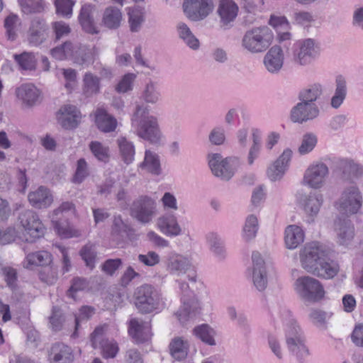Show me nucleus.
I'll return each mask as SVG.
<instances>
[{
	"instance_id": "nucleus-1",
	"label": "nucleus",
	"mask_w": 363,
	"mask_h": 363,
	"mask_svg": "<svg viewBox=\"0 0 363 363\" xmlns=\"http://www.w3.org/2000/svg\"><path fill=\"white\" fill-rule=\"evenodd\" d=\"M133 133L152 145H160L163 134L160 127L158 118L150 113L147 106L138 104L131 117Z\"/></svg>"
},
{
	"instance_id": "nucleus-2",
	"label": "nucleus",
	"mask_w": 363,
	"mask_h": 363,
	"mask_svg": "<svg viewBox=\"0 0 363 363\" xmlns=\"http://www.w3.org/2000/svg\"><path fill=\"white\" fill-rule=\"evenodd\" d=\"M278 315L284 326L289 350L299 360L303 359L308 355V350L305 344V337L301 328L287 308L280 307Z\"/></svg>"
},
{
	"instance_id": "nucleus-3",
	"label": "nucleus",
	"mask_w": 363,
	"mask_h": 363,
	"mask_svg": "<svg viewBox=\"0 0 363 363\" xmlns=\"http://www.w3.org/2000/svg\"><path fill=\"white\" fill-rule=\"evenodd\" d=\"M77 212L72 202L65 201L49 213V218L56 233L62 238H72L81 236V230L71 225L68 220L77 217Z\"/></svg>"
},
{
	"instance_id": "nucleus-4",
	"label": "nucleus",
	"mask_w": 363,
	"mask_h": 363,
	"mask_svg": "<svg viewBox=\"0 0 363 363\" xmlns=\"http://www.w3.org/2000/svg\"><path fill=\"white\" fill-rule=\"evenodd\" d=\"M363 205V196L359 187L354 184H348L342 188L334 206L343 216L357 214Z\"/></svg>"
},
{
	"instance_id": "nucleus-5",
	"label": "nucleus",
	"mask_w": 363,
	"mask_h": 363,
	"mask_svg": "<svg viewBox=\"0 0 363 363\" xmlns=\"http://www.w3.org/2000/svg\"><path fill=\"white\" fill-rule=\"evenodd\" d=\"M134 297L135 306L142 313L157 312L164 308L165 306L162 294L148 284L138 287L134 293Z\"/></svg>"
},
{
	"instance_id": "nucleus-6",
	"label": "nucleus",
	"mask_w": 363,
	"mask_h": 363,
	"mask_svg": "<svg viewBox=\"0 0 363 363\" xmlns=\"http://www.w3.org/2000/svg\"><path fill=\"white\" fill-rule=\"evenodd\" d=\"M272 41L273 33L268 27H256L244 34L242 47L250 53H260L264 52Z\"/></svg>"
},
{
	"instance_id": "nucleus-7",
	"label": "nucleus",
	"mask_w": 363,
	"mask_h": 363,
	"mask_svg": "<svg viewBox=\"0 0 363 363\" xmlns=\"http://www.w3.org/2000/svg\"><path fill=\"white\" fill-rule=\"evenodd\" d=\"M207 160L213 174L225 181L230 179L241 165L238 157L223 158L219 153H209Z\"/></svg>"
},
{
	"instance_id": "nucleus-8",
	"label": "nucleus",
	"mask_w": 363,
	"mask_h": 363,
	"mask_svg": "<svg viewBox=\"0 0 363 363\" xmlns=\"http://www.w3.org/2000/svg\"><path fill=\"white\" fill-rule=\"evenodd\" d=\"M296 293L304 301L319 302L325 296L323 284L310 276H302L296 279L294 284Z\"/></svg>"
},
{
	"instance_id": "nucleus-9",
	"label": "nucleus",
	"mask_w": 363,
	"mask_h": 363,
	"mask_svg": "<svg viewBox=\"0 0 363 363\" xmlns=\"http://www.w3.org/2000/svg\"><path fill=\"white\" fill-rule=\"evenodd\" d=\"M181 292L182 306L175 313L178 320L184 323L195 318L200 312L201 306L194 292L189 289L188 284L178 281Z\"/></svg>"
},
{
	"instance_id": "nucleus-10",
	"label": "nucleus",
	"mask_w": 363,
	"mask_h": 363,
	"mask_svg": "<svg viewBox=\"0 0 363 363\" xmlns=\"http://www.w3.org/2000/svg\"><path fill=\"white\" fill-rule=\"evenodd\" d=\"M320 55V47L312 38L296 40L292 48V59L300 66H308L314 62Z\"/></svg>"
},
{
	"instance_id": "nucleus-11",
	"label": "nucleus",
	"mask_w": 363,
	"mask_h": 363,
	"mask_svg": "<svg viewBox=\"0 0 363 363\" xmlns=\"http://www.w3.org/2000/svg\"><path fill=\"white\" fill-rule=\"evenodd\" d=\"M328 256V249L318 242H308L299 251L301 264L309 273L315 272L319 262Z\"/></svg>"
},
{
	"instance_id": "nucleus-12",
	"label": "nucleus",
	"mask_w": 363,
	"mask_h": 363,
	"mask_svg": "<svg viewBox=\"0 0 363 363\" xmlns=\"http://www.w3.org/2000/svg\"><path fill=\"white\" fill-rule=\"evenodd\" d=\"M19 220L24 230L26 242H33L44 235L46 228L35 211L26 210L22 212Z\"/></svg>"
},
{
	"instance_id": "nucleus-13",
	"label": "nucleus",
	"mask_w": 363,
	"mask_h": 363,
	"mask_svg": "<svg viewBox=\"0 0 363 363\" xmlns=\"http://www.w3.org/2000/svg\"><path fill=\"white\" fill-rule=\"evenodd\" d=\"M329 168L323 162H314L305 170L301 184L313 189H320L326 184L329 176Z\"/></svg>"
},
{
	"instance_id": "nucleus-14",
	"label": "nucleus",
	"mask_w": 363,
	"mask_h": 363,
	"mask_svg": "<svg viewBox=\"0 0 363 363\" xmlns=\"http://www.w3.org/2000/svg\"><path fill=\"white\" fill-rule=\"evenodd\" d=\"M252 266L247 269V277L257 291H263L267 289L269 281L265 262L257 252L252 253Z\"/></svg>"
},
{
	"instance_id": "nucleus-15",
	"label": "nucleus",
	"mask_w": 363,
	"mask_h": 363,
	"mask_svg": "<svg viewBox=\"0 0 363 363\" xmlns=\"http://www.w3.org/2000/svg\"><path fill=\"white\" fill-rule=\"evenodd\" d=\"M296 201L306 216V222L312 223L323 204V196L316 191L296 195Z\"/></svg>"
},
{
	"instance_id": "nucleus-16",
	"label": "nucleus",
	"mask_w": 363,
	"mask_h": 363,
	"mask_svg": "<svg viewBox=\"0 0 363 363\" xmlns=\"http://www.w3.org/2000/svg\"><path fill=\"white\" fill-rule=\"evenodd\" d=\"M164 264L166 270L172 275L181 276L195 271L192 257L176 252H171L167 255Z\"/></svg>"
},
{
	"instance_id": "nucleus-17",
	"label": "nucleus",
	"mask_w": 363,
	"mask_h": 363,
	"mask_svg": "<svg viewBox=\"0 0 363 363\" xmlns=\"http://www.w3.org/2000/svg\"><path fill=\"white\" fill-rule=\"evenodd\" d=\"M157 212V203L147 196H142L133 201L130 208L131 216L143 223L150 222Z\"/></svg>"
},
{
	"instance_id": "nucleus-18",
	"label": "nucleus",
	"mask_w": 363,
	"mask_h": 363,
	"mask_svg": "<svg viewBox=\"0 0 363 363\" xmlns=\"http://www.w3.org/2000/svg\"><path fill=\"white\" fill-rule=\"evenodd\" d=\"M106 326H99L91 335V345L94 348H100L104 358H114L119 351L118 343L114 340L105 339L104 337Z\"/></svg>"
},
{
	"instance_id": "nucleus-19",
	"label": "nucleus",
	"mask_w": 363,
	"mask_h": 363,
	"mask_svg": "<svg viewBox=\"0 0 363 363\" xmlns=\"http://www.w3.org/2000/svg\"><path fill=\"white\" fill-rule=\"evenodd\" d=\"M183 9L189 19L199 21L213 11V3L212 0H184Z\"/></svg>"
},
{
	"instance_id": "nucleus-20",
	"label": "nucleus",
	"mask_w": 363,
	"mask_h": 363,
	"mask_svg": "<svg viewBox=\"0 0 363 363\" xmlns=\"http://www.w3.org/2000/svg\"><path fill=\"white\" fill-rule=\"evenodd\" d=\"M334 232L336 242L340 245L348 247L355 235L354 226L350 219L346 217H337L334 221Z\"/></svg>"
},
{
	"instance_id": "nucleus-21",
	"label": "nucleus",
	"mask_w": 363,
	"mask_h": 363,
	"mask_svg": "<svg viewBox=\"0 0 363 363\" xmlns=\"http://www.w3.org/2000/svg\"><path fill=\"white\" fill-rule=\"evenodd\" d=\"M285 55L280 45L271 47L263 58L265 69L271 74H278L284 65Z\"/></svg>"
},
{
	"instance_id": "nucleus-22",
	"label": "nucleus",
	"mask_w": 363,
	"mask_h": 363,
	"mask_svg": "<svg viewBox=\"0 0 363 363\" xmlns=\"http://www.w3.org/2000/svg\"><path fill=\"white\" fill-rule=\"evenodd\" d=\"M49 33V27L45 20L40 17L33 18L28 31V41L34 46H38L44 43Z\"/></svg>"
},
{
	"instance_id": "nucleus-23",
	"label": "nucleus",
	"mask_w": 363,
	"mask_h": 363,
	"mask_svg": "<svg viewBox=\"0 0 363 363\" xmlns=\"http://www.w3.org/2000/svg\"><path fill=\"white\" fill-rule=\"evenodd\" d=\"M59 124L65 129H73L79 124L82 114L78 108L73 105H64L56 113Z\"/></svg>"
},
{
	"instance_id": "nucleus-24",
	"label": "nucleus",
	"mask_w": 363,
	"mask_h": 363,
	"mask_svg": "<svg viewBox=\"0 0 363 363\" xmlns=\"http://www.w3.org/2000/svg\"><path fill=\"white\" fill-rule=\"evenodd\" d=\"M319 113V108L315 104L301 101L291 109V119L294 123H301L317 118Z\"/></svg>"
},
{
	"instance_id": "nucleus-25",
	"label": "nucleus",
	"mask_w": 363,
	"mask_h": 363,
	"mask_svg": "<svg viewBox=\"0 0 363 363\" xmlns=\"http://www.w3.org/2000/svg\"><path fill=\"white\" fill-rule=\"evenodd\" d=\"M16 95L26 107H33L40 101L41 91L32 83H25L16 89Z\"/></svg>"
},
{
	"instance_id": "nucleus-26",
	"label": "nucleus",
	"mask_w": 363,
	"mask_h": 363,
	"mask_svg": "<svg viewBox=\"0 0 363 363\" xmlns=\"http://www.w3.org/2000/svg\"><path fill=\"white\" fill-rule=\"evenodd\" d=\"M157 226L162 233L168 237H177L184 233L177 217L172 213L160 216L157 220Z\"/></svg>"
},
{
	"instance_id": "nucleus-27",
	"label": "nucleus",
	"mask_w": 363,
	"mask_h": 363,
	"mask_svg": "<svg viewBox=\"0 0 363 363\" xmlns=\"http://www.w3.org/2000/svg\"><path fill=\"white\" fill-rule=\"evenodd\" d=\"M238 11V6L233 0H220L217 10L220 26L225 29L230 28Z\"/></svg>"
},
{
	"instance_id": "nucleus-28",
	"label": "nucleus",
	"mask_w": 363,
	"mask_h": 363,
	"mask_svg": "<svg viewBox=\"0 0 363 363\" xmlns=\"http://www.w3.org/2000/svg\"><path fill=\"white\" fill-rule=\"evenodd\" d=\"M128 333L137 343L148 341L152 337L150 323L132 318L129 322Z\"/></svg>"
},
{
	"instance_id": "nucleus-29",
	"label": "nucleus",
	"mask_w": 363,
	"mask_h": 363,
	"mask_svg": "<svg viewBox=\"0 0 363 363\" xmlns=\"http://www.w3.org/2000/svg\"><path fill=\"white\" fill-rule=\"evenodd\" d=\"M30 205L35 208H47L53 203V196L50 191L43 186L30 191L28 196Z\"/></svg>"
},
{
	"instance_id": "nucleus-30",
	"label": "nucleus",
	"mask_w": 363,
	"mask_h": 363,
	"mask_svg": "<svg viewBox=\"0 0 363 363\" xmlns=\"http://www.w3.org/2000/svg\"><path fill=\"white\" fill-rule=\"evenodd\" d=\"M52 262V255L46 250H39L28 253L23 262V266L28 269H33L36 267H47Z\"/></svg>"
},
{
	"instance_id": "nucleus-31",
	"label": "nucleus",
	"mask_w": 363,
	"mask_h": 363,
	"mask_svg": "<svg viewBox=\"0 0 363 363\" xmlns=\"http://www.w3.org/2000/svg\"><path fill=\"white\" fill-rule=\"evenodd\" d=\"M347 94V84L346 78L337 75L335 80V90L330 100V105L334 109L339 108L346 99Z\"/></svg>"
},
{
	"instance_id": "nucleus-32",
	"label": "nucleus",
	"mask_w": 363,
	"mask_h": 363,
	"mask_svg": "<svg viewBox=\"0 0 363 363\" xmlns=\"http://www.w3.org/2000/svg\"><path fill=\"white\" fill-rule=\"evenodd\" d=\"M50 363H72L74 354L70 347L63 343H56L51 348Z\"/></svg>"
},
{
	"instance_id": "nucleus-33",
	"label": "nucleus",
	"mask_w": 363,
	"mask_h": 363,
	"mask_svg": "<svg viewBox=\"0 0 363 363\" xmlns=\"http://www.w3.org/2000/svg\"><path fill=\"white\" fill-rule=\"evenodd\" d=\"M305 238V233L301 227L296 225H289L284 230V242L289 250L296 249Z\"/></svg>"
},
{
	"instance_id": "nucleus-34",
	"label": "nucleus",
	"mask_w": 363,
	"mask_h": 363,
	"mask_svg": "<svg viewBox=\"0 0 363 363\" xmlns=\"http://www.w3.org/2000/svg\"><path fill=\"white\" fill-rule=\"evenodd\" d=\"M340 271V265L337 262L328 258L323 259L317 265V269L311 274L324 279H332Z\"/></svg>"
},
{
	"instance_id": "nucleus-35",
	"label": "nucleus",
	"mask_w": 363,
	"mask_h": 363,
	"mask_svg": "<svg viewBox=\"0 0 363 363\" xmlns=\"http://www.w3.org/2000/svg\"><path fill=\"white\" fill-rule=\"evenodd\" d=\"M132 228L123 221L120 216H115L111 226V235L113 240L117 242L129 238L131 235Z\"/></svg>"
},
{
	"instance_id": "nucleus-36",
	"label": "nucleus",
	"mask_w": 363,
	"mask_h": 363,
	"mask_svg": "<svg viewBox=\"0 0 363 363\" xmlns=\"http://www.w3.org/2000/svg\"><path fill=\"white\" fill-rule=\"evenodd\" d=\"M139 167L154 175H159L161 173L160 157L156 152L150 150H145L144 160Z\"/></svg>"
},
{
	"instance_id": "nucleus-37",
	"label": "nucleus",
	"mask_w": 363,
	"mask_h": 363,
	"mask_svg": "<svg viewBox=\"0 0 363 363\" xmlns=\"http://www.w3.org/2000/svg\"><path fill=\"white\" fill-rule=\"evenodd\" d=\"M206 242L210 251L218 259H223L226 255L224 241L216 233L210 232L206 235Z\"/></svg>"
},
{
	"instance_id": "nucleus-38",
	"label": "nucleus",
	"mask_w": 363,
	"mask_h": 363,
	"mask_svg": "<svg viewBox=\"0 0 363 363\" xmlns=\"http://www.w3.org/2000/svg\"><path fill=\"white\" fill-rule=\"evenodd\" d=\"M117 145L120 156L126 164H130L135 160V148L133 142L125 137H120L117 139Z\"/></svg>"
},
{
	"instance_id": "nucleus-39",
	"label": "nucleus",
	"mask_w": 363,
	"mask_h": 363,
	"mask_svg": "<svg viewBox=\"0 0 363 363\" xmlns=\"http://www.w3.org/2000/svg\"><path fill=\"white\" fill-rule=\"evenodd\" d=\"M169 347L172 357L176 360L184 359L188 355L189 345L188 341L182 337L174 338Z\"/></svg>"
},
{
	"instance_id": "nucleus-40",
	"label": "nucleus",
	"mask_w": 363,
	"mask_h": 363,
	"mask_svg": "<svg viewBox=\"0 0 363 363\" xmlns=\"http://www.w3.org/2000/svg\"><path fill=\"white\" fill-rule=\"evenodd\" d=\"M96 123L99 129L104 133L112 132L115 130L117 126L116 118L103 109H98L96 111Z\"/></svg>"
},
{
	"instance_id": "nucleus-41",
	"label": "nucleus",
	"mask_w": 363,
	"mask_h": 363,
	"mask_svg": "<svg viewBox=\"0 0 363 363\" xmlns=\"http://www.w3.org/2000/svg\"><path fill=\"white\" fill-rule=\"evenodd\" d=\"M194 335L209 346L216 345V330L207 324H201L194 329Z\"/></svg>"
},
{
	"instance_id": "nucleus-42",
	"label": "nucleus",
	"mask_w": 363,
	"mask_h": 363,
	"mask_svg": "<svg viewBox=\"0 0 363 363\" xmlns=\"http://www.w3.org/2000/svg\"><path fill=\"white\" fill-rule=\"evenodd\" d=\"M75 52L77 53V45L69 41L50 50L52 57L57 60H72L73 61Z\"/></svg>"
},
{
	"instance_id": "nucleus-43",
	"label": "nucleus",
	"mask_w": 363,
	"mask_h": 363,
	"mask_svg": "<svg viewBox=\"0 0 363 363\" xmlns=\"http://www.w3.org/2000/svg\"><path fill=\"white\" fill-rule=\"evenodd\" d=\"M94 6L91 5H84L82 7L79 16V23L84 31L89 33H96L98 31L94 23L92 12Z\"/></svg>"
},
{
	"instance_id": "nucleus-44",
	"label": "nucleus",
	"mask_w": 363,
	"mask_h": 363,
	"mask_svg": "<svg viewBox=\"0 0 363 363\" xmlns=\"http://www.w3.org/2000/svg\"><path fill=\"white\" fill-rule=\"evenodd\" d=\"M179 38L191 49L198 50L200 46L199 40L195 37L189 27L183 22H179L177 26Z\"/></svg>"
},
{
	"instance_id": "nucleus-45",
	"label": "nucleus",
	"mask_w": 363,
	"mask_h": 363,
	"mask_svg": "<svg viewBox=\"0 0 363 363\" xmlns=\"http://www.w3.org/2000/svg\"><path fill=\"white\" fill-rule=\"evenodd\" d=\"M259 229L258 218L255 215H249L242 227L241 236L245 242H250L257 236Z\"/></svg>"
},
{
	"instance_id": "nucleus-46",
	"label": "nucleus",
	"mask_w": 363,
	"mask_h": 363,
	"mask_svg": "<svg viewBox=\"0 0 363 363\" xmlns=\"http://www.w3.org/2000/svg\"><path fill=\"white\" fill-rule=\"evenodd\" d=\"M140 98L147 104H155L161 100V93L156 82L150 81L147 82L142 93Z\"/></svg>"
},
{
	"instance_id": "nucleus-47",
	"label": "nucleus",
	"mask_w": 363,
	"mask_h": 363,
	"mask_svg": "<svg viewBox=\"0 0 363 363\" xmlns=\"http://www.w3.org/2000/svg\"><path fill=\"white\" fill-rule=\"evenodd\" d=\"M100 78L91 72H86L83 78V93L91 96L100 91Z\"/></svg>"
},
{
	"instance_id": "nucleus-48",
	"label": "nucleus",
	"mask_w": 363,
	"mask_h": 363,
	"mask_svg": "<svg viewBox=\"0 0 363 363\" xmlns=\"http://www.w3.org/2000/svg\"><path fill=\"white\" fill-rule=\"evenodd\" d=\"M122 20V14L119 9L109 7L107 8L103 16V23L108 28H117Z\"/></svg>"
},
{
	"instance_id": "nucleus-49",
	"label": "nucleus",
	"mask_w": 363,
	"mask_h": 363,
	"mask_svg": "<svg viewBox=\"0 0 363 363\" xmlns=\"http://www.w3.org/2000/svg\"><path fill=\"white\" fill-rule=\"evenodd\" d=\"M323 94V86L320 84L315 83L303 89L299 94L301 101L313 104Z\"/></svg>"
},
{
	"instance_id": "nucleus-50",
	"label": "nucleus",
	"mask_w": 363,
	"mask_h": 363,
	"mask_svg": "<svg viewBox=\"0 0 363 363\" xmlns=\"http://www.w3.org/2000/svg\"><path fill=\"white\" fill-rule=\"evenodd\" d=\"M79 255L88 268L92 270L95 267L97 257L95 245L90 242L86 244L79 251Z\"/></svg>"
},
{
	"instance_id": "nucleus-51",
	"label": "nucleus",
	"mask_w": 363,
	"mask_h": 363,
	"mask_svg": "<svg viewBox=\"0 0 363 363\" xmlns=\"http://www.w3.org/2000/svg\"><path fill=\"white\" fill-rule=\"evenodd\" d=\"M21 25V21L17 15L11 14L5 18L4 27L9 40H14L16 38Z\"/></svg>"
},
{
	"instance_id": "nucleus-52",
	"label": "nucleus",
	"mask_w": 363,
	"mask_h": 363,
	"mask_svg": "<svg viewBox=\"0 0 363 363\" xmlns=\"http://www.w3.org/2000/svg\"><path fill=\"white\" fill-rule=\"evenodd\" d=\"M332 313L318 308H313L308 314L310 321L319 328H325Z\"/></svg>"
},
{
	"instance_id": "nucleus-53",
	"label": "nucleus",
	"mask_w": 363,
	"mask_h": 363,
	"mask_svg": "<svg viewBox=\"0 0 363 363\" xmlns=\"http://www.w3.org/2000/svg\"><path fill=\"white\" fill-rule=\"evenodd\" d=\"M129 23L132 32H138L144 21L143 8L134 7L128 10Z\"/></svg>"
},
{
	"instance_id": "nucleus-54",
	"label": "nucleus",
	"mask_w": 363,
	"mask_h": 363,
	"mask_svg": "<svg viewBox=\"0 0 363 363\" xmlns=\"http://www.w3.org/2000/svg\"><path fill=\"white\" fill-rule=\"evenodd\" d=\"M317 143L318 138L315 134L311 133L304 134L298 148V153L301 155L310 153L315 148Z\"/></svg>"
},
{
	"instance_id": "nucleus-55",
	"label": "nucleus",
	"mask_w": 363,
	"mask_h": 363,
	"mask_svg": "<svg viewBox=\"0 0 363 363\" xmlns=\"http://www.w3.org/2000/svg\"><path fill=\"white\" fill-rule=\"evenodd\" d=\"M20 5L22 11L26 14L41 13L45 8L43 0H20Z\"/></svg>"
},
{
	"instance_id": "nucleus-56",
	"label": "nucleus",
	"mask_w": 363,
	"mask_h": 363,
	"mask_svg": "<svg viewBox=\"0 0 363 363\" xmlns=\"http://www.w3.org/2000/svg\"><path fill=\"white\" fill-rule=\"evenodd\" d=\"M89 149L94 156L103 162H107L110 157L109 148L98 141H92L89 144Z\"/></svg>"
},
{
	"instance_id": "nucleus-57",
	"label": "nucleus",
	"mask_w": 363,
	"mask_h": 363,
	"mask_svg": "<svg viewBox=\"0 0 363 363\" xmlns=\"http://www.w3.org/2000/svg\"><path fill=\"white\" fill-rule=\"evenodd\" d=\"M287 172L281 165L274 160L270 164L266 171L267 178L271 182L280 181Z\"/></svg>"
},
{
	"instance_id": "nucleus-58",
	"label": "nucleus",
	"mask_w": 363,
	"mask_h": 363,
	"mask_svg": "<svg viewBox=\"0 0 363 363\" xmlns=\"http://www.w3.org/2000/svg\"><path fill=\"white\" fill-rule=\"evenodd\" d=\"M88 164L84 158L77 161L75 173L72 177V182L81 184L89 175Z\"/></svg>"
},
{
	"instance_id": "nucleus-59",
	"label": "nucleus",
	"mask_w": 363,
	"mask_h": 363,
	"mask_svg": "<svg viewBox=\"0 0 363 363\" xmlns=\"http://www.w3.org/2000/svg\"><path fill=\"white\" fill-rule=\"evenodd\" d=\"M88 286V282L85 279L80 277L74 278L67 294L69 297L75 300L77 293L86 290Z\"/></svg>"
},
{
	"instance_id": "nucleus-60",
	"label": "nucleus",
	"mask_w": 363,
	"mask_h": 363,
	"mask_svg": "<svg viewBox=\"0 0 363 363\" xmlns=\"http://www.w3.org/2000/svg\"><path fill=\"white\" fill-rule=\"evenodd\" d=\"M269 23L275 29L277 33L283 30L291 29V25L290 22L284 16L272 14L270 16Z\"/></svg>"
},
{
	"instance_id": "nucleus-61",
	"label": "nucleus",
	"mask_w": 363,
	"mask_h": 363,
	"mask_svg": "<svg viewBox=\"0 0 363 363\" xmlns=\"http://www.w3.org/2000/svg\"><path fill=\"white\" fill-rule=\"evenodd\" d=\"M77 53H74L73 62L80 65H89L92 62V52L85 47L77 45Z\"/></svg>"
},
{
	"instance_id": "nucleus-62",
	"label": "nucleus",
	"mask_w": 363,
	"mask_h": 363,
	"mask_svg": "<svg viewBox=\"0 0 363 363\" xmlns=\"http://www.w3.org/2000/svg\"><path fill=\"white\" fill-rule=\"evenodd\" d=\"M136 75L133 73L125 74L116 86V91L118 93H125L131 91Z\"/></svg>"
},
{
	"instance_id": "nucleus-63",
	"label": "nucleus",
	"mask_w": 363,
	"mask_h": 363,
	"mask_svg": "<svg viewBox=\"0 0 363 363\" xmlns=\"http://www.w3.org/2000/svg\"><path fill=\"white\" fill-rule=\"evenodd\" d=\"M294 23L300 25L301 26H308L314 21L313 14L306 11H296L293 14Z\"/></svg>"
},
{
	"instance_id": "nucleus-64",
	"label": "nucleus",
	"mask_w": 363,
	"mask_h": 363,
	"mask_svg": "<svg viewBox=\"0 0 363 363\" xmlns=\"http://www.w3.org/2000/svg\"><path fill=\"white\" fill-rule=\"evenodd\" d=\"M74 2L72 0H55L57 13L67 18L71 17Z\"/></svg>"
}]
</instances>
